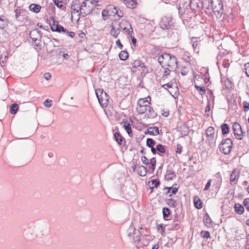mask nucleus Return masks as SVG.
<instances>
[{
    "instance_id": "22",
    "label": "nucleus",
    "mask_w": 249,
    "mask_h": 249,
    "mask_svg": "<svg viewBox=\"0 0 249 249\" xmlns=\"http://www.w3.org/2000/svg\"><path fill=\"white\" fill-rule=\"evenodd\" d=\"M41 7L38 4L32 3L29 6V9L36 13H38L41 10Z\"/></svg>"
},
{
    "instance_id": "20",
    "label": "nucleus",
    "mask_w": 249,
    "mask_h": 249,
    "mask_svg": "<svg viewBox=\"0 0 249 249\" xmlns=\"http://www.w3.org/2000/svg\"><path fill=\"white\" fill-rule=\"evenodd\" d=\"M137 172L140 176L144 177L146 174V169L143 165L139 166L137 167Z\"/></svg>"
},
{
    "instance_id": "8",
    "label": "nucleus",
    "mask_w": 249,
    "mask_h": 249,
    "mask_svg": "<svg viewBox=\"0 0 249 249\" xmlns=\"http://www.w3.org/2000/svg\"><path fill=\"white\" fill-rule=\"evenodd\" d=\"M173 25V22L170 18L167 17H163L160 23V26L163 29H168Z\"/></svg>"
},
{
    "instance_id": "23",
    "label": "nucleus",
    "mask_w": 249,
    "mask_h": 249,
    "mask_svg": "<svg viewBox=\"0 0 249 249\" xmlns=\"http://www.w3.org/2000/svg\"><path fill=\"white\" fill-rule=\"evenodd\" d=\"M124 3L127 7L130 8L135 7L137 4L136 0H124Z\"/></svg>"
},
{
    "instance_id": "19",
    "label": "nucleus",
    "mask_w": 249,
    "mask_h": 249,
    "mask_svg": "<svg viewBox=\"0 0 249 249\" xmlns=\"http://www.w3.org/2000/svg\"><path fill=\"white\" fill-rule=\"evenodd\" d=\"M114 136L116 141L119 145H123L124 142V139L121 135L119 133L115 132Z\"/></svg>"
},
{
    "instance_id": "26",
    "label": "nucleus",
    "mask_w": 249,
    "mask_h": 249,
    "mask_svg": "<svg viewBox=\"0 0 249 249\" xmlns=\"http://www.w3.org/2000/svg\"><path fill=\"white\" fill-rule=\"evenodd\" d=\"M149 106H137L136 109L138 113L140 114H142L147 112V108Z\"/></svg>"
},
{
    "instance_id": "7",
    "label": "nucleus",
    "mask_w": 249,
    "mask_h": 249,
    "mask_svg": "<svg viewBox=\"0 0 249 249\" xmlns=\"http://www.w3.org/2000/svg\"><path fill=\"white\" fill-rule=\"evenodd\" d=\"M234 134L236 139L242 140L243 136V131L241 126L238 123H234L232 126Z\"/></svg>"
},
{
    "instance_id": "17",
    "label": "nucleus",
    "mask_w": 249,
    "mask_h": 249,
    "mask_svg": "<svg viewBox=\"0 0 249 249\" xmlns=\"http://www.w3.org/2000/svg\"><path fill=\"white\" fill-rule=\"evenodd\" d=\"M111 29L110 30V34L115 38H117L120 33V28H122L121 25H119V27H115L113 25H111Z\"/></svg>"
},
{
    "instance_id": "4",
    "label": "nucleus",
    "mask_w": 249,
    "mask_h": 249,
    "mask_svg": "<svg viewBox=\"0 0 249 249\" xmlns=\"http://www.w3.org/2000/svg\"><path fill=\"white\" fill-rule=\"evenodd\" d=\"M211 6L213 12L217 17L221 16L223 11L221 0H211Z\"/></svg>"
},
{
    "instance_id": "11",
    "label": "nucleus",
    "mask_w": 249,
    "mask_h": 249,
    "mask_svg": "<svg viewBox=\"0 0 249 249\" xmlns=\"http://www.w3.org/2000/svg\"><path fill=\"white\" fill-rule=\"evenodd\" d=\"M192 46L194 51L198 53L199 51V47L200 46V40L199 38L193 37L191 39Z\"/></svg>"
},
{
    "instance_id": "51",
    "label": "nucleus",
    "mask_w": 249,
    "mask_h": 249,
    "mask_svg": "<svg viewBox=\"0 0 249 249\" xmlns=\"http://www.w3.org/2000/svg\"><path fill=\"white\" fill-rule=\"evenodd\" d=\"M52 100H49V99H46L44 102V105L45 106V107H51V102H52Z\"/></svg>"
},
{
    "instance_id": "2",
    "label": "nucleus",
    "mask_w": 249,
    "mask_h": 249,
    "mask_svg": "<svg viewBox=\"0 0 249 249\" xmlns=\"http://www.w3.org/2000/svg\"><path fill=\"white\" fill-rule=\"evenodd\" d=\"M232 147V142L230 138L223 140L219 145L220 151L225 155L229 154Z\"/></svg>"
},
{
    "instance_id": "5",
    "label": "nucleus",
    "mask_w": 249,
    "mask_h": 249,
    "mask_svg": "<svg viewBox=\"0 0 249 249\" xmlns=\"http://www.w3.org/2000/svg\"><path fill=\"white\" fill-rule=\"evenodd\" d=\"M88 0H85L82 3L81 6V11L79 14L80 17H85L90 14L93 10V6H90L88 4Z\"/></svg>"
},
{
    "instance_id": "62",
    "label": "nucleus",
    "mask_w": 249,
    "mask_h": 249,
    "mask_svg": "<svg viewBox=\"0 0 249 249\" xmlns=\"http://www.w3.org/2000/svg\"><path fill=\"white\" fill-rule=\"evenodd\" d=\"M116 45L120 49H122L123 46L120 40L119 39L116 42Z\"/></svg>"
},
{
    "instance_id": "30",
    "label": "nucleus",
    "mask_w": 249,
    "mask_h": 249,
    "mask_svg": "<svg viewBox=\"0 0 249 249\" xmlns=\"http://www.w3.org/2000/svg\"><path fill=\"white\" fill-rule=\"evenodd\" d=\"M166 204L170 207L175 208L177 206L178 204L176 200L170 198L166 200Z\"/></svg>"
},
{
    "instance_id": "31",
    "label": "nucleus",
    "mask_w": 249,
    "mask_h": 249,
    "mask_svg": "<svg viewBox=\"0 0 249 249\" xmlns=\"http://www.w3.org/2000/svg\"><path fill=\"white\" fill-rule=\"evenodd\" d=\"M222 133L223 135L227 134L229 132V126L227 124H223L221 126Z\"/></svg>"
},
{
    "instance_id": "12",
    "label": "nucleus",
    "mask_w": 249,
    "mask_h": 249,
    "mask_svg": "<svg viewBox=\"0 0 249 249\" xmlns=\"http://www.w3.org/2000/svg\"><path fill=\"white\" fill-rule=\"evenodd\" d=\"M44 229L42 226H37L34 227L33 233L32 234H35V236L41 237L44 234Z\"/></svg>"
},
{
    "instance_id": "59",
    "label": "nucleus",
    "mask_w": 249,
    "mask_h": 249,
    "mask_svg": "<svg viewBox=\"0 0 249 249\" xmlns=\"http://www.w3.org/2000/svg\"><path fill=\"white\" fill-rule=\"evenodd\" d=\"M43 77L46 80H49L51 78L52 75L50 73L46 72L44 74Z\"/></svg>"
},
{
    "instance_id": "33",
    "label": "nucleus",
    "mask_w": 249,
    "mask_h": 249,
    "mask_svg": "<svg viewBox=\"0 0 249 249\" xmlns=\"http://www.w3.org/2000/svg\"><path fill=\"white\" fill-rule=\"evenodd\" d=\"M204 222L207 226L212 225V220L207 213H206L205 215Z\"/></svg>"
},
{
    "instance_id": "56",
    "label": "nucleus",
    "mask_w": 249,
    "mask_h": 249,
    "mask_svg": "<svg viewBox=\"0 0 249 249\" xmlns=\"http://www.w3.org/2000/svg\"><path fill=\"white\" fill-rule=\"evenodd\" d=\"M102 14L103 19L106 20L107 19L106 17L108 16V12L107 10H104L102 11Z\"/></svg>"
},
{
    "instance_id": "52",
    "label": "nucleus",
    "mask_w": 249,
    "mask_h": 249,
    "mask_svg": "<svg viewBox=\"0 0 249 249\" xmlns=\"http://www.w3.org/2000/svg\"><path fill=\"white\" fill-rule=\"evenodd\" d=\"M212 181V180L211 179H210L208 180V181L207 183H206V184L205 185V188L204 189V191H207V190H208L209 189V188H210V186L211 185Z\"/></svg>"
},
{
    "instance_id": "55",
    "label": "nucleus",
    "mask_w": 249,
    "mask_h": 249,
    "mask_svg": "<svg viewBox=\"0 0 249 249\" xmlns=\"http://www.w3.org/2000/svg\"><path fill=\"white\" fill-rule=\"evenodd\" d=\"M173 85H176V84H174V83L169 82L167 84L163 85V87L165 89H166L167 88H171L173 87Z\"/></svg>"
},
{
    "instance_id": "28",
    "label": "nucleus",
    "mask_w": 249,
    "mask_h": 249,
    "mask_svg": "<svg viewBox=\"0 0 249 249\" xmlns=\"http://www.w3.org/2000/svg\"><path fill=\"white\" fill-rule=\"evenodd\" d=\"M119 57L122 60H125L128 57V53L126 51H121L119 54Z\"/></svg>"
},
{
    "instance_id": "9",
    "label": "nucleus",
    "mask_w": 249,
    "mask_h": 249,
    "mask_svg": "<svg viewBox=\"0 0 249 249\" xmlns=\"http://www.w3.org/2000/svg\"><path fill=\"white\" fill-rule=\"evenodd\" d=\"M52 23H50L51 29L53 31L56 32L58 33H66V29H65L62 26L60 25L57 21L54 20L52 18Z\"/></svg>"
},
{
    "instance_id": "29",
    "label": "nucleus",
    "mask_w": 249,
    "mask_h": 249,
    "mask_svg": "<svg viewBox=\"0 0 249 249\" xmlns=\"http://www.w3.org/2000/svg\"><path fill=\"white\" fill-rule=\"evenodd\" d=\"M18 109V106L17 104L14 103L11 105L10 107V111L12 114H15Z\"/></svg>"
},
{
    "instance_id": "39",
    "label": "nucleus",
    "mask_w": 249,
    "mask_h": 249,
    "mask_svg": "<svg viewBox=\"0 0 249 249\" xmlns=\"http://www.w3.org/2000/svg\"><path fill=\"white\" fill-rule=\"evenodd\" d=\"M149 163L151 165V166L150 167V168L153 171L156 167V160L155 157L152 158L150 160Z\"/></svg>"
},
{
    "instance_id": "47",
    "label": "nucleus",
    "mask_w": 249,
    "mask_h": 249,
    "mask_svg": "<svg viewBox=\"0 0 249 249\" xmlns=\"http://www.w3.org/2000/svg\"><path fill=\"white\" fill-rule=\"evenodd\" d=\"M23 11V9H17L15 10V18L16 19H18L20 15V14L22 13Z\"/></svg>"
},
{
    "instance_id": "60",
    "label": "nucleus",
    "mask_w": 249,
    "mask_h": 249,
    "mask_svg": "<svg viewBox=\"0 0 249 249\" xmlns=\"http://www.w3.org/2000/svg\"><path fill=\"white\" fill-rule=\"evenodd\" d=\"M114 9L115 11H113V13H114L115 14H117L118 16V17H123V13H122L121 11L119 12L118 10H117V8H116V7H114Z\"/></svg>"
},
{
    "instance_id": "24",
    "label": "nucleus",
    "mask_w": 249,
    "mask_h": 249,
    "mask_svg": "<svg viewBox=\"0 0 249 249\" xmlns=\"http://www.w3.org/2000/svg\"><path fill=\"white\" fill-rule=\"evenodd\" d=\"M150 104V103L146 98H141L138 100L137 106H146Z\"/></svg>"
},
{
    "instance_id": "43",
    "label": "nucleus",
    "mask_w": 249,
    "mask_h": 249,
    "mask_svg": "<svg viewBox=\"0 0 249 249\" xmlns=\"http://www.w3.org/2000/svg\"><path fill=\"white\" fill-rule=\"evenodd\" d=\"M180 227L179 224L178 223V221L176 220H174V223L172 225V227L171 228V229L172 230H177L179 229Z\"/></svg>"
},
{
    "instance_id": "25",
    "label": "nucleus",
    "mask_w": 249,
    "mask_h": 249,
    "mask_svg": "<svg viewBox=\"0 0 249 249\" xmlns=\"http://www.w3.org/2000/svg\"><path fill=\"white\" fill-rule=\"evenodd\" d=\"M139 67L142 68V71H144V70L143 69V68L144 69L146 68L144 64L141 60H136L134 61L133 63V67L134 68H138Z\"/></svg>"
},
{
    "instance_id": "34",
    "label": "nucleus",
    "mask_w": 249,
    "mask_h": 249,
    "mask_svg": "<svg viewBox=\"0 0 249 249\" xmlns=\"http://www.w3.org/2000/svg\"><path fill=\"white\" fill-rule=\"evenodd\" d=\"M199 3H200L199 0H192L190 6L192 9H194L196 7H199Z\"/></svg>"
},
{
    "instance_id": "1",
    "label": "nucleus",
    "mask_w": 249,
    "mask_h": 249,
    "mask_svg": "<svg viewBox=\"0 0 249 249\" xmlns=\"http://www.w3.org/2000/svg\"><path fill=\"white\" fill-rule=\"evenodd\" d=\"M99 103L102 107H107L109 102V97L102 89H97L95 91Z\"/></svg>"
},
{
    "instance_id": "41",
    "label": "nucleus",
    "mask_w": 249,
    "mask_h": 249,
    "mask_svg": "<svg viewBox=\"0 0 249 249\" xmlns=\"http://www.w3.org/2000/svg\"><path fill=\"white\" fill-rule=\"evenodd\" d=\"M195 88L199 92L201 95H203L205 94L206 90L204 87H199L196 85Z\"/></svg>"
},
{
    "instance_id": "6",
    "label": "nucleus",
    "mask_w": 249,
    "mask_h": 249,
    "mask_svg": "<svg viewBox=\"0 0 249 249\" xmlns=\"http://www.w3.org/2000/svg\"><path fill=\"white\" fill-rule=\"evenodd\" d=\"M169 58L166 60V63L162 65V68H164L166 66H167L168 68H169L171 69H174L177 67V58L169 53Z\"/></svg>"
},
{
    "instance_id": "48",
    "label": "nucleus",
    "mask_w": 249,
    "mask_h": 249,
    "mask_svg": "<svg viewBox=\"0 0 249 249\" xmlns=\"http://www.w3.org/2000/svg\"><path fill=\"white\" fill-rule=\"evenodd\" d=\"M243 204L246 209L249 211V198H245L243 201Z\"/></svg>"
},
{
    "instance_id": "15",
    "label": "nucleus",
    "mask_w": 249,
    "mask_h": 249,
    "mask_svg": "<svg viewBox=\"0 0 249 249\" xmlns=\"http://www.w3.org/2000/svg\"><path fill=\"white\" fill-rule=\"evenodd\" d=\"M145 134L156 136L160 134L159 127L156 126L153 127H150L147 129V132H145Z\"/></svg>"
},
{
    "instance_id": "16",
    "label": "nucleus",
    "mask_w": 249,
    "mask_h": 249,
    "mask_svg": "<svg viewBox=\"0 0 249 249\" xmlns=\"http://www.w3.org/2000/svg\"><path fill=\"white\" fill-rule=\"evenodd\" d=\"M121 124H123V126L124 129L125 130L127 134L131 136V134H132V129L130 124L126 121H124V120L121 123Z\"/></svg>"
},
{
    "instance_id": "38",
    "label": "nucleus",
    "mask_w": 249,
    "mask_h": 249,
    "mask_svg": "<svg viewBox=\"0 0 249 249\" xmlns=\"http://www.w3.org/2000/svg\"><path fill=\"white\" fill-rule=\"evenodd\" d=\"M165 146L161 144H158L156 146V149L158 152L160 153H164L165 152Z\"/></svg>"
},
{
    "instance_id": "53",
    "label": "nucleus",
    "mask_w": 249,
    "mask_h": 249,
    "mask_svg": "<svg viewBox=\"0 0 249 249\" xmlns=\"http://www.w3.org/2000/svg\"><path fill=\"white\" fill-rule=\"evenodd\" d=\"M182 147L180 144H177V150L176 151V153H178L179 154H181L182 152Z\"/></svg>"
},
{
    "instance_id": "44",
    "label": "nucleus",
    "mask_w": 249,
    "mask_h": 249,
    "mask_svg": "<svg viewBox=\"0 0 249 249\" xmlns=\"http://www.w3.org/2000/svg\"><path fill=\"white\" fill-rule=\"evenodd\" d=\"M164 68L165 69V71L163 72L162 78H164L166 77L167 75H169L171 71L173 70V69H171L169 68L166 67H164Z\"/></svg>"
},
{
    "instance_id": "42",
    "label": "nucleus",
    "mask_w": 249,
    "mask_h": 249,
    "mask_svg": "<svg viewBox=\"0 0 249 249\" xmlns=\"http://www.w3.org/2000/svg\"><path fill=\"white\" fill-rule=\"evenodd\" d=\"M165 189L168 190V191L166 193V194H168V193H170V191H171L172 193L173 194H176L178 190V188H177L176 187H165Z\"/></svg>"
},
{
    "instance_id": "32",
    "label": "nucleus",
    "mask_w": 249,
    "mask_h": 249,
    "mask_svg": "<svg viewBox=\"0 0 249 249\" xmlns=\"http://www.w3.org/2000/svg\"><path fill=\"white\" fill-rule=\"evenodd\" d=\"M187 6V5L185 6L184 3H179L178 8L179 14L180 15L184 14Z\"/></svg>"
},
{
    "instance_id": "45",
    "label": "nucleus",
    "mask_w": 249,
    "mask_h": 249,
    "mask_svg": "<svg viewBox=\"0 0 249 249\" xmlns=\"http://www.w3.org/2000/svg\"><path fill=\"white\" fill-rule=\"evenodd\" d=\"M6 20L0 16V29H3L6 25Z\"/></svg>"
},
{
    "instance_id": "46",
    "label": "nucleus",
    "mask_w": 249,
    "mask_h": 249,
    "mask_svg": "<svg viewBox=\"0 0 249 249\" xmlns=\"http://www.w3.org/2000/svg\"><path fill=\"white\" fill-rule=\"evenodd\" d=\"M53 3L55 5L58 7V8H62L63 7V5L62 4V2L60 0H53Z\"/></svg>"
},
{
    "instance_id": "61",
    "label": "nucleus",
    "mask_w": 249,
    "mask_h": 249,
    "mask_svg": "<svg viewBox=\"0 0 249 249\" xmlns=\"http://www.w3.org/2000/svg\"><path fill=\"white\" fill-rule=\"evenodd\" d=\"M66 35L67 36H68L71 37V38H73L74 37V36H75V34L73 32H69V31H67L66 30Z\"/></svg>"
},
{
    "instance_id": "63",
    "label": "nucleus",
    "mask_w": 249,
    "mask_h": 249,
    "mask_svg": "<svg viewBox=\"0 0 249 249\" xmlns=\"http://www.w3.org/2000/svg\"><path fill=\"white\" fill-rule=\"evenodd\" d=\"M210 111V103L209 101L205 108V112H209Z\"/></svg>"
},
{
    "instance_id": "18",
    "label": "nucleus",
    "mask_w": 249,
    "mask_h": 249,
    "mask_svg": "<svg viewBox=\"0 0 249 249\" xmlns=\"http://www.w3.org/2000/svg\"><path fill=\"white\" fill-rule=\"evenodd\" d=\"M239 177V172H237L235 169H234L232 172L230 176V182L231 184L234 182L236 180H237Z\"/></svg>"
},
{
    "instance_id": "14",
    "label": "nucleus",
    "mask_w": 249,
    "mask_h": 249,
    "mask_svg": "<svg viewBox=\"0 0 249 249\" xmlns=\"http://www.w3.org/2000/svg\"><path fill=\"white\" fill-rule=\"evenodd\" d=\"M169 58H170L169 57V53H164L158 57V60L162 67V65H164L166 63V60Z\"/></svg>"
},
{
    "instance_id": "13",
    "label": "nucleus",
    "mask_w": 249,
    "mask_h": 249,
    "mask_svg": "<svg viewBox=\"0 0 249 249\" xmlns=\"http://www.w3.org/2000/svg\"><path fill=\"white\" fill-rule=\"evenodd\" d=\"M207 136L209 137V141L213 142L214 140V129L212 126H209L206 131Z\"/></svg>"
},
{
    "instance_id": "36",
    "label": "nucleus",
    "mask_w": 249,
    "mask_h": 249,
    "mask_svg": "<svg viewBox=\"0 0 249 249\" xmlns=\"http://www.w3.org/2000/svg\"><path fill=\"white\" fill-rule=\"evenodd\" d=\"M147 112L150 117L154 118L156 116V113H155L152 107L150 106L148 107Z\"/></svg>"
},
{
    "instance_id": "40",
    "label": "nucleus",
    "mask_w": 249,
    "mask_h": 249,
    "mask_svg": "<svg viewBox=\"0 0 249 249\" xmlns=\"http://www.w3.org/2000/svg\"><path fill=\"white\" fill-rule=\"evenodd\" d=\"M152 184L154 185V186L150 187V189L153 190L154 188H157L160 184V181L158 179H154L151 181Z\"/></svg>"
},
{
    "instance_id": "37",
    "label": "nucleus",
    "mask_w": 249,
    "mask_h": 249,
    "mask_svg": "<svg viewBox=\"0 0 249 249\" xmlns=\"http://www.w3.org/2000/svg\"><path fill=\"white\" fill-rule=\"evenodd\" d=\"M156 144V142L151 138H148L146 140V146L148 147L154 146Z\"/></svg>"
},
{
    "instance_id": "49",
    "label": "nucleus",
    "mask_w": 249,
    "mask_h": 249,
    "mask_svg": "<svg viewBox=\"0 0 249 249\" xmlns=\"http://www.w3.org/2000/svg\"><path fill=\"white\" fill-rule=\"evenodd\" d=\"M244 110L245 112H247L249 109V103L247 101H244L243 103Z\"/></svg>"
},
{
    "instance_id": "54",
    "label": "nucleus",
    "mask_w": 249,
    "mask_h": 249,
    "mask_svg": "<svg viewBox=\"0 0 249 249\" xmlns=\"http://www.w3.org/2000/svg\"><path fill=\"white\" fill-rule=\"evenodd\" d=\"M141 160L143 164L147 165L149 163L148 159L145 156H142L141 157Z\"/></svg>"
},
{
    "instance_id": "35",
    "label": "nucleus",
    "mask_w": 249,
    "mask_h": 249,
    "mask_svg": "<svg viewBox=\"0 0 249 249\" xmlns=\"http://www.w3.org/2000/svg\"><path fill=\"white\" fill-rule=\"evenodd\" d=\"M162 213L163 218L165 219L169 216L170 214V211L169 208L166 207H164L162 209Z\"/></svg>"
},
{
    "instance_id": "27",
    "label": "nucleus",
    "mask_w": 249,
    "mask_h": 249,
    "mask_svg": "<svg viewBox=\"0 0 249 249\" xmlns=\"http://www.w3.org/2000/svg\"><path fill=\"white\" fill-rule=\"evenodd\" d=\"M194 205L196 208L200 209L202 207V202L198 196H195L194 198Z\"/></svg>"
},
{
    "instance_id": "57",
    "label": "nucleus",
    "mask_w": 249,
    "mask_h": 249,
    "mask_svg": "<svg viewBox=\"0 0 249 249\" xmlns=\"http://www.w3.org/2000/svg\"><path fill=\"white\" fill-rule=\"evenodd\" d=\"M126 22L127 23V22ZM128 24H129V25L130 26V29H127V30H126V32L127 33V34H128V35L130 36V37H131V36H132V33H133V29H132V28L131 27V26L130 24V23H128Z\"/></svg>"
},
{
    "instance_id": "21",
    "label": "nucleus",
    "mask_w": 249,
    "mask_h": 249,
    "mask_svg": "<svg viewBox=\"0 0 249 249\" xmlns=\"http://www.w3.org/2000/svg\"><path fill=\"white\" fill-rule=\"evenodd\" d=\"M234 210L236 213L238 214H242L244 212V207L239 203L234 205Z\"/></svg>"
},
{
    "instance_id": "3",
    "label": "nucleus",
    "mask_w": 249,
    "mask_h": 249,
    "mask_svg": "<svg viewBox=\"0 0 249 249\" xmlns=\"http://www.w3.org/2000/svg\"><path fill=\"white\" fill-rule=\"evenodd\" d=\"M81 3L79 0H74L72 2L71 5V18L72 19L75 17L76 20L78 21L80 18V15L79 14L81 11Z\"/></svg>"
},
{
    "instance_id": "64",
    "label": "nucleus",
    "mask_w": 249,
    "mask_h": 249,
    "mask_svg": "<svg viewBox=\"0 0 249 249\" xmlns=\"http://www.w3.org/2000/svg\"><path fill=\"white\" fill-rule=\"evenodd\" d=\"M47 156L49 158H52L53 157H54V154L53 152L52 151H49L48 152V154H47Z\"/></svg>"
},
{
    "instance_id": "10",
    "label": "nucleus",
    "mask_w": 249,
    "mask_h": 249,
    "mask_svg": "<svg viewBox=\"0 0 249 249\" xmlns=\"http://www.w3.org/2000/svg\"><path fill=\"white\" fill-rule=\"evenodd\" d=\"M30 37L32 39L33 41L41 40L42 34L41 32L38 29H36L32 30L29 34Z\"/></svg>"
},
{
    "instance_id": "50",
    "label": "nucleus",
    "mask_w": 249,
    "mask_h": 249,
    "mask_svg": "<svg viewBox=\"0 0 249 249\" xmlns=\"http://www.w3.org/2000/svg\"><path fill=\"white\" fill-rule=\"evenodd\" d=\"M201 234L204 238H210V234L208 231H202Z\"/></svg>"
},
{
    "instance_id": "58",
    "label": "nucleus",
    "mask_w": 249,
    "mask_h": 249,
    "mask_svg": "<svg viewBox=\"0 0 249 249\" xmlns=\"http://www.w3.org/2000/svg\"><path fill=\"white\" fill-rule=\"evenodd\" d=\"M245 70L247 75L249 77V63L245 65Z\"/></svg>"
}]
</instances>
